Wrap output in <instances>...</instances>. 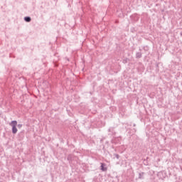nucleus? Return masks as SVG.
<instances>
[{
	"label": "nucleus",
	"instance_id": "1",
	"mask_svg": "<svg viewBox=\"0 0 182 182\" xmlns=\"http://www.w3.org/2000/svg\"><path fill=\"white\" fill-rule=\"evenodd\" d=\"M10 125L12 127V133H13V134H16V133H18V129L16 128V126H18V122L12 121L10 123Z\"/></svg>",
	"mask_w": 182,
	"mask_h": 182
},
{
	"label": "nucleus",
	"instance_id": "2",
	"mask_svg": "<svg viewBox=\"0 0 182 182\" xmlns=\"http://www.w3.org/2000/svg\"><path fill=\"white\" fill-rule=\"evenodd\" d=\"M101 170L102 171H107V168L106 167V164L103 163L101 164Z\"/></svg>",
	"mask_w": 182,
	"mask_h": 182
},
{
	"label": "nucleus",
	"instance_id": "3",
	"mask_svg": "<svg viewBox=\"0 0 182 182\" xmlns=\"http://www.w3.org/2000/svg\"><path fill=\"white\" fill-rule=\"evenodd\" d=\"M24 21L26 22H31V21H32V18H31L30 16H26V17H24Z\"/></svg>",
	"mask_w": 182,
	"mask_h": 182
},
{
	"label": "nucleus",
	"instance_id": "4",
	"mask_svg": "<svg viewBox=\"0 0 182 182\" xmlns=\"http://www.w3.org/2000/svg\"><path fill=\"white\" fill-rule=\"evenodd\" d=\"M136 58H137L138 59H140V58H141V53L140 52L136 53Z\"/></svg>",
	"mask_w": 182,
	"mask_h": 182
},
{
	"label": "nucleus",
	"instance_id": "5",
	"mask_svg": "<svg viewBox=\"0 0 182 182\" xmlns=\"http://www.w3.org/2000/svg\"><path fill=\"white\" fill-rule=\"evenodd\" d=\"M139 178H144V177H143V176H144V172H141V173H139Z\"/></svg>",
	"mask_w": 182,
	"mask_h": 182
},
{
	"label": "nucleus",
	"instance_id": "6",
	"mask_svg": "<svg viewBox=\"0 0 182 182\" xmlns=\"http://www.w3.org/2000/svg\"><path fill=\"white\" fill-rule=\"evenodd\" d=\"M18 129H21L22 128V124H17Z\"/></svg>",
	"mask_w": 182,
	"mask_h": 182
},
{
	"label": "nucleus",
	"instance_id": "7",
	"mask_svg": "<svg viewBox=\"0 0 182 182\" xmlns=\"http://www.w3.org/2000/svg\"><path fill=\"white\" fill-rule=\"evenodd\" d=\"M115 157H117V159H119V154H115Z\"/></svg>",
	"mask_w": 182,
	"mask_h": 182
},
{
	"label": "nucleus",
	"instance_id": "8",
	"mask_svg": "<svg viewBox=\"0 0 182 182\" xmlns=\"http://www.w3.org/2000/svg\"><path fill=\"white\" fill-rule=\"evenodd\" d=\"M181 35H182V33H181Z\"/></svg>",
	"mask_w": 182,
	"mask_h": 182
}]
</instances>
